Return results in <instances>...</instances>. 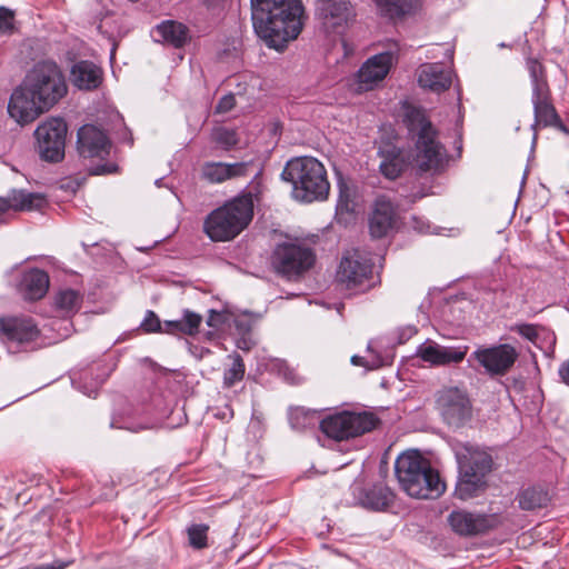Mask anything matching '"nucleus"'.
I'll list each match as a JSON object with an SVG mask.
<instances>
[{"label":"nucleus","mask_w":569,"mask_h":569,"mask_svg":"<svg viewBox=\"0 0 569 569\" xmlns=\"http://www.w3.org/2000/svg\"><path fill=\"white\" fill-rule=\"evenodd\" d=\"M64 76L53 61H41L27 73L8 102L9 116L19 124L34 121L49 111L66 94Z\"/></svg>","instance_id":"nucleus-1"},{"label":"nucleus","mask_w":569,"mask_h":569,"mask_svg":"<svg viewBox=\"0 0 569 569\" xmlns=\"http://www.w3.org/2000/svg\"><path fill=\"white\" fill-rule=\"evenodd\" d=\"M410 130L417 133L416 153L411 156L397 147L386 146L379 150L380 172L390 180L397 179L410 164L421 172H438L447 161L445 147L437 139V131L420 110L408 116Z\"/></svg>","instance_id":"nucleus-2"},{"label":"nucleus","mask_w":569,"mask_h":569,"mask_svg":"<svg viewBox=\"0 0 569 569\" xmlns=\"http://www.w3.org/2000/svg\"><path fill=\"white\" fill-rule=\"evenodd\" d=\"M251 8L254 31L269 48L283 50L302 30L300 0H251Z\"/></svg>","instance_id":"nucleus-3"},{"label":"nucleus","mask_w":569,"mask_h":569,"mask_svg":"<svg viewBox=\"0 0 569 569\" xmlns=\"http://www.w3.org/2000/svg\"><path fill=\"white\" fill-rule=\"evenodd\" d=\"M395 471L401 488L413 498L436 499L446 490V483L429 460L417 450L400 455Z\"/></svg>","instance_id":"nucleus-4"},{"label":"nucleus","mask_w":569,"mask_h":569,"mask_svg":"<svg viewBox=\"0 0 569 569\" xmlns=\"http://www.w3.org/2000/svg\"><path fill=\"white\" fill-rule=\"evenodd\" d=\"M282 178L292 183V196L303 202L323 200L329 193V182L323 164L312 157L290 160Z\"/></svg>","instance_id":"nucleus-5"},{"label":"nucleus","mask_w":569,"mask_h":569,"mask_svg":"<svg viewBox=\"0 0 569 569\" xmlns=\"http://www.w3.org/2000/svg\"><path fill=\"white\" fill-rule=\"evenodd\" d=\"M253 217L251 194L237 197L213 210L204 220L203 230L213 241H229L236 238Z\"/></svg>","instance_id":"nucleus-6"},{"label":"nucleus","mask_w":569,"mask_h":569,"mask_svg":"<svg viewBox=\"0 0 569 569\" xmlns=\"http://www.w3.org/2000/svg\"><path fill=\"white\" fill-rule=\"evenodd\" d=\"M455 455L459 467L456 495L462 500L472 498L483 487L485 477L491 471V456L470 443H458Z\"/></svg>","instance_id":"nucleus-7"},{"label":"nucleus","mask_w":569,"mask_h":569,"mask_svg":"<svg viewBox=\"0 0 569 569\" xmlns=\"http://www.w3.org/2000/svg\"><path fill=\"white\" fill-rule=\"evenodd\" d=\"M528 70L532 86L531 102L535 112V123L537 127H560V118L551 101V91L546 78L545 68L537 60H528Z\"/></svg>","instance_id":"nucleus-8"},{"label":"nucleus","mask_w":569,"mask_h":569,"mask_svg":"<svg viewBox=\"0 0 569 569\" xmlns=\"http://www.w3.org/2000/svg\"><path fill=\"white\" fill-rule=\"evenodd\" d=\"M377 422L375 415L369 412L342 411L322 419L320 429L329 438L341 441L371 431Z\"/></svg>","instance_id":"nucleus-9"},{"label":"nucleus","mask_w":569,"mask_h":569,"mask_svg":"<svg viewBox=\"0 0 569 569\" xmlns=\"http://www.w3.org/2000/svg\"><path fill=\"white\" fill-rule=\"evenodd\" d=\"M67 123L61 118L51 117L34 130L36 148L47 162H60L64 158Z\"/></svg>","instance_id":"nucleus-10"},{"label":"nucleus","mask_w":569,"mask_h":569,"mask_svg":"<svg viewBox=\"0 0 569 569\" xmlns=\"http://www.w3.org/2000/svg\"><path fill=\"white\" fill-rule=\"evenodd\" d=\"M313 262L315 254L312 250L298 242L279 243L271 259L273 269L289 279L308 271Z\"/></svg>","instance_id":"nucleus-11"},{"label":"nucleus","mask_w":569,"mask_h":569,"mask_svg":"<svg viewBox=\"0 0 569 569\" xmlns=\"http://www.w3.org/2000/svg\"><path fill=\"white\" fill-rule=\"evenodd\" d=\"M337 281L347 290L365 291L372 287V263L358 250L341 259Z\"/></svg>","instance_id":"nucleus-12"},{"label":"nucleus","mask_w":569,"mask_h":569,"mask_svg":"<svg viewBox=\"0 0 569 569\" xmlns=\"http://www.w3.org/2000/svg\"><path fill=\"white\" fill-rule=\"evenodd\" d=\"M447 520L452 531L462 537L486 533L501 523L498 515L473 513L463 509L451 511Z\"/></svg>","instance_id":"nucleus-13"},{"label":"nucleus","mask_w":569,"mask_h":569,"mask_svg":"<svg viewBox=\"0 0 569 569\" xmlns=\"http://www.w3.org/2000/svg\"><path fill=\"white\" fill-rule=\"evenodd\" d=\"M491 376H503L515 365L518 352L515 347L502 343L492 347H480L471 356Z\"/></svg>","instance_id":"nucleus-14"},{"label":"nucleus","mask_w":569,"mask_h":569,"mask_svg":"<svg viewBox=\"0 0 569 569\" xmlns=\"http://www.w3.org/2000/svg\"><path fill=\"white\" fill-rule=\"evenodd\" d=\"M396 60L397 57L392 51L381 52L367 59L356 76L357 91H369L378 87Z\"/></svg>","instance_id":"nucleus-15"},{"label":"nucleus","mask_w":569,"mask_h":569,"mask_svg":"<svg viewBox=\"0 0 569 569\" xmlns=\"http://www.w3.org/2000/svg\"><path fill=\"white\" fill-rule=\"evenodd\" d=\"M438 406L450 426L459 427L471 416L470 401L466 392L458 388L442 390L438 397Z\"/></svg>","instance_id":"nucleus-16"},{"label":"nucleus","mask_w":569,"mask_h":569,"mask_svg":"<svg viewBox=\"0 0 569 569\" xmlns=\"http://www.w3.org/2000/svg\"><path fill=\"white\" fill-rule=\"evenodd\" d=\"M467 352V346H442L433 340H426L417 348L416 355L432 367H442L460 363Z\"/></svg>","instance_id":"nucleus-17"},{"label":"nucleus","mask_w":569,"mask_h":569,"mask_svg":"<svg viewBox=\"0 0 569 569\" xmlns=\"http://www.w3.org/2000/svg\"><path fill=\"white\" fill-rule=\"evenodd\" d=\"M110 143L103 131L92 124H84L78 131V151L84 158H104Z\"/></svg>","instance_id":"nucleus-18"},{"label":"nucleus","mask_w":569,"mask_h":569,"mask_svg":"<svg viewBox=\"0 0 569 569\" xmlns=\"http://www.w3.org/2000/svg\"><path fill=\"white\" fill-rule=\"evenodd\" d=\"M0 332L9 341L24 343L33 341L39 336L37 325L31 318L9 317L0 319Z\"/></svg>","instance_id":"nucleus-19"},{"label":"nucleus","mask_w":569,"mask_h":569,"mask_svg":"<svg viewBox=\"0 0 569 569\" xmlns=\"http://www.w3.org/2000/svg\"><path fill=\"white\" fill-rule=\"evenodd\" d=\"M451 82V71L440 63H425L418 70V83L423 89L439 93L447 90Z\"/></svg>","instance_id":"nucleus-20"},{"label":"nucleus","mask_w":569,"mask_h":569,"mask_svg":"<svg viewBox=\"0 0 569 569\" xmlns=\"http://www.w3.org/2000/svg\"><path fill=\"white\" fill-rule=\"evenodd\" d=\"M49 289V276L40 269L26 271L18 284L20 295L26 300H39Z\"/></svg>","instance_id":"nucleus-21"},{"label":"nucleus","mask_w":569,"mask_h":569,"mask_svg":"<svg viewBox=\"0 0 569 569\" xmlns=\"http://www.w3.org/2000/svg\"><path fill=\"white\" fill-rule=\"evenodd\" d=\"M395 210L392 202L383 197L378 198L370 218V233L375 238H381L392 227Z\"/></svg>","instance_id":"nucleus-22"},{"label":"nucleus","mask_w":569,"mask_h":569,"mask_svg":"<svg viewBox=\"0 0 569 569\" xmlns=\"http://www.w3.org/2000/svg\"><path fill=\"white\" fill-rule=\"evenodd\" d=\"M251 164V162H212L207 163L202 172L204 178L210 182L220 183L228 179L248 176Z\"/></svg>","instance_id":"nucleus-23"},{"label":"nucleus","mask_w":569,"mask_h":569,"mask_svg":"<svg viewBox=\"0 0 569 569\" xmlns=\"http://www.w3.org/2000/svg\"><path fill=\"white\" fill-rule=\"evenodd\" d=\"M44 203L43 197L37 193L13 190L6 198H0V216L9 210L23 211L39 209Z\"/></svg>","instance_id":"nucleus-24"},{"label":"nucleus","mask_w":569,"mask_h":569,"mask_svg":"<svg viewBox=\"0 0 569 569\" xmlns=\"http://www.w3.org/2000/svg\"><path fill=\"white\" fill-rule=\"evenodd\" d=\"M70 78L79 89L92 90L101 83L102 73L93 62L79 61L72 67Z\"/></svg>","instance_id":"nucleus-25"},{"label":"nucleus","mask_w":569,"mask_h":569,"mask_svg":"<svg viewBox=\"0 0 569 569\" xmlns=\"http://www.w3.org/2000/svg\"><path fill=\"white\" fill-rule=\"evenodd\" d=\"M156 32L163 41L176 48L182 47L190 38L189 30L184 24L171 20L158 24Z\"/></svg>","instance_id":"nucleus-26"},{"label":"nucleus","mask_w":569,"mask_h":569,"mask_svg":"<svg viewBox=\"0 0 569 569\" xmlns=\"http://www.w3.org/2000/svg\"><path fill=\"white\" fill-rule=\"evenodd\" d=\"M380 12L390 19H399L410 14L417 0H373Z\"/></svg>","instance_id":"nucleus-27"},{"label":"nucleus","mask_w":569,"mask_h":569,"mask_svg":"<svg viewBox=\"0 0 569 569\" xmlns=\"http://www.w3.org/2000/svg\"><path fill=\"white\" fill-rule=\"evenodd\" d=\"M393 501L392 491L383 485L370 488L363 496L362 503L372 510H383Z\"/></svg>","instance_id":"nucleus-28"},{"label":"nucleus","mask_w":569,"mask_h":569,"mask_svg":"<svg viewBox=\"0 0 569 569\" xmlns=\"http://www.w3.org/2000/svg\"><path fill=\"white\" fill-rule=\"evenodd\" d=\"M318 10L326 19H331L333 24L347 21L350 16V4L346 0H322Z\"/></svg>","instance_id":"nucleus-29"},{"label":"nucleus","mask_w":569,"mask_h":569,"mask_svg":"<svg viewBox=\"0 0 569 569\" xmlns=\"http://www.w3.org/2000/svg\"><path fill=\"white\" fill-rule=\"evenodd\" d=\"M550 498L541 488H528L518 496L519 507L523 510H535L548 505Z\"/></svg>","instance_id":"nucleus-30"},{"label":"nucleus","mask_w":569,"mask_h":569,"mask_svg":"<svg viewBox=\"0 0 569 569\" xmlns=\"http://www.w3.org/2000/svg\"><path fill=\"white\" fill-rule=\"evenodd\" d=\"M339 198L337 202V214L343 213L351 214L357 209V193L352 186H349L345 181H339Z\"/></svg>","instance_id":"nucleus-31"},{"label":"nucleus","mask_w":569,"mask_h":569,"mask_svg":"<svg viewBox=\"0 0 569 569\" xmlns=\"http://www.w3.org/2000/svg\"><path fill=\"white\" fill-rule=\"evenodd\" d=\"M80 301L79 293L72 289L61 290L54 298L56 307L64 313L78 310Z\"/></svg>","instance_id":"nucleus-32"},{"label":"nucleus","mask_w":569,"mask_h":569,"mask_svg":"<svg viewBox=\"0 0 569 569\" xmlns=\"http://www.w3.org/2000/svg\"><path fill=\"white\" fill-rule=\"evenodd\" d=\"M232 360L229 369L224 371L223 381L228 387L233 386L236 382L240 381L244 375V365L242 358L239 355L230 356Z\"/></svg>","instance_id":"nucleus-33"},{"label":"nucleus","mask_w":569,"mask_h":569,"mask_svg":"<svg viewBox=\"0 0 569 569\" xmlns=\"http://www.w3.org/2000/svg\"><path fill=\"white\" fill-rule=\"evenodd\" d=\"M212 137L213 140L226 150L231 149L239 142L236 131L226 128L216 129Z\"/></svg>","instance_id":"nucleus-34"},{"label":"nucleus","mask_w":569,"mask_h":569,"mask_svg":"<svg viewBox=\"0 0 569 569\" xmlns=\"http://www.w3.org/2000/svg\"><path fill=\"white\" fill-rule=\"evenodd\" d=\"M182 321V333L194 335L202 321V317L192 311L186 310L183 312Z\"/></svg>","instance_id":"nucleus-35"},{"label":"nucleus","mask_w":569,"mask_h":569,"mask_svg":"<svg viewBox=\"0 0 569 569\" xmlns=\"http://www.w3.org/2000/svg\"><path fill=\"white\" fill-rule=\"evenodd\" d=\"M207 530L208 527L203 525H196L189 528L188 535L191 546L203 548L207 545Z\"/></svg>","instance_id":"nucleus-36"},{"label":"nucleus","mask_w":569,"mask_h":569,"mask_svg":"<svg viewBox=\"0 0 569 569\" xmlns=\"http://www.w3.org/2000/svg\"><path fill=\"white\" fill-rule=\"evenodd\" d=\"M141 327L147 332H156L162 330L159 318L153 311H148Z\"/></svg>","instance_id":"nucleus-37"},{"label":"nucleus","mask_w":569,"mask_h":569,"mask_svg":"<svg viewBox=\"0 0 569 569\" xmlns=\"http://www.w3.org/2000/svg\"><path fill=\"white\" fill-rule=\"evenodd\" d=\"M13 29V13L6 9L0 8V33H9Z\"/></svg>","instance_id":"nucleus-38"},{"label":"nucleus","mask_w":569,"mask_h":569,"mask_svg":"<svg viewBox=\"0 0 569 569\" xmlns=\"http://www.w3.org/2000/svg\"><path fill=\"white\" fill-rule=\"evenodd\" d=\"M236 104V99H234V96L233 94H226L223 96L217 107H216V111L218 113H226L228 111H230Z\"/></svg>","instance_id":"nucleus-39"},{"label":"nucleus","mask_w":569,"mask_h":569,"mask_svg":"<svg viewBox=\"0 0 569 569\" xmlns=\"http://www.w3.org/2000/svg\"><path fill=\"white\" fill-rule=\"evenodd\" d=\"M351 362L355 366H362L369 369L377 368L381 366L382 361L379 357H373L370 361L366 360L363 357L360 356H352Z\"/></svg>","instance_id":"nucleus-40"},{"label":"nucleus","mask_w":569,"mask_h":569,"mask_svg":"<svg viewBox=\"0 0 569 569\" xmlns=\"http://www.w3.org/2000/svg\"><path fill=\"white\" fill-rule=\"evenodd\" d=\"M72 561L54 560L52 563L39 565L34 567H22L19 569H66Z\"/></svg>","instance_id":"nucleus-41"},{"label":"nucleus","mask_w":569,"mask_h":569,"mask_svg":"<svg viewBox=\"0 0 569 569\" xmlns=\"http://www.w3.org/2000/svg\"><path fill=\"white\" fill-rule=\"evenodd\" d=\"M518 332L530 341H535L538 337V332L532 325H522L518 327Z\"/></svg>","instance_id":"nucleus-42"},{"label":"nucleus","mask_w":569,"mask_h":569,"mask_svg":"<svg viewBox=\"0 0 569 569\" xmlns=\"http://www.w3.org/2000/svg\"><path fill=\"white\" fill-rule=\"evenodd\" d=\"M161 332L166 333H174V332H182V321L181 320H174V321H167L164 322Z\"/></svg>","instance_id":"nucleus-43"},{"label":"nucleus","mask_w":569,"mask_h":569,"mask_svg":"<svg viewBox=\"0 0 569 569\" xmlns=\"http://www.w3.org/2000/svg\"><path fill=\"white\" fill-rule=\"evenodd\" d=\"M300 416H303L306 419H309V412L305 410L303 408H297L291 412V422L293 427H299L298 423L295 422L296 419H298ZM307 423L301 425L300 427H306Z\"/></svg>","instance_id":"nucleus-44"},{"label":"nucleus","mask_w":569,"mask_h":569,"mask_svg":"<svg viewBox=\"0 0 569 569\" xmlns=\"http://www.w3.org/2000/svg\"><path fill=\"white\" fill-rule=\"evenodd\" d=\"M117 167L114 164H102V166H97L94 168L91 169V173L92 174H106V173H111L113 171H116Z\"/></svg>","instance_id":"nucleus-45"},{"label":"nucleus","mask_w":569,"mask_h":569,"mask_svg":"<svg viewBox=\"0 0 569 569\" xmlns=\"http://www.w3.org/2000/svg\"><path fill=\"white\" fill-rule=\"evenodd\" d=\"M559 376L562 382L569 386V360L565 361L559 367Z\"/></svg>","instance_id":"nucleus-46"},{"label":"nucleus","mask_w":569,"mask_h":569,"mask_svg":"<svg viewBox=\"0 0 569 569\" xmlns=\"http://www.w3.org/2000/svg\"><path fill=\"white\" fill-rule=\"evenodd\" d=\"M221 318H222L221 313L211 310L210 315L207 319V323L209 327H213V328L218 327V325L221 322Z\"/></svg>","instance_id":"nucleus-47"},{"label":"nucleus","mask_w":569,"mask_h":569,"mask_svg":"<svg viewBox=\"0 0 569 569\" xmlns=\"http://www.w3.org/2000/svg\"><path fill=\"white\" fill-rule=\"evenodd\" d=\"M224 0H202V2L208 7H217L222 3Z\"/></svg>","instance_id":"nucleus-48"},{"label":"nucleus","mask_w":569,"mask_h":569,"mask_svg":"<svg viewBox=\"0 0 569 569\" xmlns=\"http://www.w3.org/2000/svg\"><path fill=\"white\" fill-rule=\"evenodd\" d=\"M372 350V342H369L368 345V351H371Z\"/></svg>","instance_id":"nucleus-49"},{"label":"nucleus","mask_w":569,"mask_h":569,"mask_svg":"<svg viewBox=\"0 0 569 569\" xmlns=\"http://www.w3.org/2000/svg\"><path fill=\"white\" fill-rule=\"evenodd\" d=\"M288 380H289L290 382H292V383H296V382H297V381H296V379H295L293 377H292V378H288Z\"/></svg>","instance_id":"nucleus-50"},{"label":"nucleus","mask_w":569,"mask_h":569,"mask_svg":"<svg viewBox=\"0 0 569 569\" xmlns=\"http://www.w3.org/2000/svg\"><path fill=\"white\" fill-rule=\"evenodd\" d=\"M160 183H161V179L156 180V184H157L158 187H160Z\"/></svg>","instance_id":"nucleus-51"}]
</instances>
